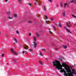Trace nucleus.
Returning a JSON list of instances; mask_svg holds the SVG:
<instances>
[{
    "mask_svg": "<svg viewBox=\"0 0 76 76\" xmlns=\"http://www.w3.org/2000/svg\"><path fill=\"white\" fill-rule=\"evenodd\" d=\"M61 65L60 62L57 61V69L58 68L61 69L62 72L64 73V75L66 76H73V74L76 75V71L74 69H72V71L70 69V67L69 65L66 66V64H62Z\"/></svg>",
    "mask_w": 76,
    "mask_h": 76,
    "instance_id": "obj_1",
    "label": "nucleus"
},
{
    "mask_svg": "<svg viewBox=\"0 0 76 76\" xmlns=\"http://www.w3.org/2000/svg\"><path fill=\"white\" fill-rule=\"evenodd\" d=\"M53 63V66L55 67V69H57V60H55Z\"/></svg>",
    "mask_w": 76,
    "mask_h": 76,
    "instance_id": "obj_2",
    "label": "nucleus"
},
{
    "mask_svg": "<svg viewBox=\"0 0 76 76\" xmlns=\"http://www.w3.org/2000/svg\"><path fill=\"white\" fill-rule=\"evenodd\" d=\"M41 1H39V0H36L35 2V1H34V4H38L39 3L41 4L42 3Z\"/></svg>",
    "mask_w": 76,
    "mask_h": 76,
    "instance_id": "obj_3",
    "label": "nucleus"
},
{
    "mask_svg": "<svg viewBox=\"0 0 76 76\" xmlns=\"http://www.w3.org/2000/svg\"><path fill=\"white\" fill-rule=\"evenodd\" d=\"M11 51L12 52V53H13V54H15V55H16V56H17L18 55V54L15 51H14L13 50V49L12 48L11 49Z\"/></svg>",
    "mask_w": 76,
    "mask_h": 76,
    "instance_id": "obj_4",
    "label": "nucleus"
},
{
    "mask_svg": "<svg viewBox=\"0 0 76 76\" xmlns=\"http://www.w3.org/2000/svg\"><path fill=\"white\" fill-rule=\"evenodd\" d=\"M62 15L63 17H65V16H66V12L65 11L62 12Z\"/></svg>",
    "mask_w": 76,
    "mask_h": 76,
    "instance_id": "obj_5",
    "label": "nucleus"
},
{
    "mask_svg": "<svg viewBox=\"0 0 76 76\" xmlns=\"http://www.w3.org/2000/svg\"><path fill=\"white\" fill-rule=\"evenodd\" d=\"M23 47L24 48V49L25 50H28V47L27 45H25V47Z\"/></svg>",
    "mask_w": 76,
    "mask_h": 76,
    "instance_id": "obj_6",
    "label": "nucleus"
},
{
    "mask_svg": "<svg viewBox=\"0 0 76 76\" xmlns=\"http://www.w3.org/2000/svg\"><path fill=\"white\" fill-rule=\"evenodd\" d=\"M35 42H34L33 43L34 44V47H37V44H38V42H36L35 43Z\"/></svg>",
    "mask_w": 76,
    "mask_h": 76,
    "instance_id": "obj_7",
    "label": "nucleus"
},
{
    "mask_svg": "<svg viewBox=\"0 0 76 76\" xmlns=\"http://www.w3.org/2000/svg\"><path fill=\"white\" fill-rule=\"evenodd\" d=\"M70 3H74L75 4L76 3V1L75 0H73L72 1H70Z\"/></svg>",
    "mask_w": 76,
    "mask_h": 76,
    "instance_id": "obj_8",
    "label": "nucleus"
},
{
    "mask_svg": "<svg viewBox=\"0 0 76 76\" xmlns=\"http://www.w3.org/2000/svg\"><path fill=\"white\" fill-rule=\"evenodd\" d=\"M58 25H59V27H62V26H61V22H59V23H58Z\"/></svg>",
    "mask_w": 76,
    "mask_h": 76,
    "instance_id": "obj_9",
    "label": "nucleus"
},
{
    "mask_svg": "<svg viewBox=\"0 0 76 76\" xmlns=\"http://www.w3.org/2000/svg\"><path fill=\"white\" fill-rule=\"evenodd\" d=\"M33 39L34 42H36V40H37V39H36V37H33Z\"/></svg>",
    "mask_w": 76,
    "mask_h": 76,
    "instance_id": "obj_10",
    "label": "nucleus"
},
{
    "mask_svg": "<svg viewBox=\"0 0 76 76\" xmlns=\"http://www.w3.org/2000/svg\"><path fill=\"white\" fill-rule=\"evenodd\" d=\"M66 25L67 26V27H69V28H70V26L69 25V24L67 23H66Z\"/></svg>",
    "mask_w": 76,
    "mask_h": 76,
    "instance_id": "obj_11",
    "label": "nucleus"
},
{
    "mask_svg": "<svg viewBox=\"0 0 76 76\" xmlns=\"http://www.w3.org/2000/svg\"><path fill=\"white\" fill-rule=\"evenodd\" d=\"M60 6L61 7H63V2H61L60 3Z\"/></svg>",
    "mask_w": 76,
    "mask_h": 76,
    "instance_id": "obj_12",
    "label": "nucleus"
},
{
    "mask_svg": "<svg viewBox=\"0 0 76 76\" xmlns=\"http://www.w3.org/2000/svg\"><path fill=\"white\" fill-rule=\"evenodd\" d=\"M63 48H64V49H66V48H67V46H66V45L63 46Z\"/></svg>",
    "mask_w": 76,
    "mask_h": 76,
    "instance_id": "obj_13",
    "label": "nucleus"
},
{
    "mask_svg": "<svg viewBox=\"0 0 76 76\" xmlns=\"http://www.w3.org/2000/svg\"><path fill=\"white\" fill-rule=\"evenodd\" d=\"M66 30L67 31H68V32H69L70 34H72V32H70V30H69V29L66 28Z\"/></svg>",
    "mask_w": 76,
    "mask_h": 76,
    "instance_id": "obj_14",
    "label": "nucleus"
},
{
    "mask_svg": "<svg viewBox=\"0 0 76 76\" xmlns=\"http://www.w3.org/2000/svg\"><path fill=\"white\" fill-rule=\"evenodd\" d=\"M72 16L73 18H75V19H76V16L75 15H72Z\"/></svg>",
    "mask_w": 76,
    "mask_h": 76,
    "instance_id": "obj_15",
    "label": "nucleus"
},
{
    "mask_svg": "<svg viewBox=\"0 0 76 76\" xmlns=\"http://www.w3.org/2000/svg\"><path fill=\"white\" fill-rule=\"evenodd\" d=\"M39 62L40 63V64H41L42 65L43 63H42V62H41V61H39Z\"/></svg>",
    "mask_w": 76,
    "mask_h": 76,
    "instance_id": "obj_16",
    "label": "nucleus"
},
{
    "mask_svg": "<svg viewBox=\"0 0 76 76\" xmlns=\"http://www.w3.org/2000/svg\"><path fill=\"white\" fill-rule=\"evenodd\" d=\"M67 5V3H65L64 4V7L66 8V6Z\"/></svg>",
    "mask_w": 76,
    "mask_h": 76,
    "instance_id": "obj_17",
    "label": "nucleus"
},
{
    "mask_svg": "<svg viewBox=\"0 0 76 76\" xmlns=\"http://www.w3.org/2000/svg\"><path fill=\"white\" fill-rule=\"evenodd\" d=\"M36 35L37 36V37H39V34L38 33H36Z\"/></svg>",
    "mask_w": 76,
    "mask_h": 76,
    "instance_id": "obj_18",
    "label": "nucleus"
},
{
    "mask_svg": "<svg viewBox=\"0 0 76 76\" xmlns=\"http://www.w3.org/2000/svg\"><path fill=\"white\" fill-rule=\"evenodd\" d=\"M14 39H15V42L16 43H17V42H17V40H16V39L15 38H14Z\"/></svg>",
    "mask_w": 76,
    "mask_h": 76,
    "instance_id": "obj_19",
    "label": "nucleus"
},
{
    "mask_svg": "<svg viewBox=\"0 0 76 76\" xmlns=\"http://www.w3.org/2000/svg\"><path fill=\"white\" fill-rule=\"evenodd\" d=\"M14 16L15 18H17V15H16V14H14Z\"/></svg>",
    "mask_w": 76,
    "mask_h": 76,
    "instance_id": "obj_20",
    "label": "nucleus"
},
{
    "mask_svg": "<svg viewBox=\"0 0 76 76\" xmlns=\"http://www.w3.org/2000/svg\"><path fill=\"white\" fill-rule=\"evenodd\" d=\"M44 11H46V8L45 7H44Z\"/></svg>",
    "mask_w": 76,
    "mask_h": 76,
    "instance_id": "obj_21",
    "label": "nucleus"
},
{
    "mask_svg": "<svg viewBox=\"0 0 76 76\" xmlns=\"http://www.w3.org/2000/svg\"><path fill=\"white\" fill-rule=\"evenodd\" d=\"M28 23H32V21H29L28 22Z\"/></svg>",
    "mask_w": 76,
    "mask_h": 76,
    "instance_id": "obj_22",
    "label": "nucleus"
},
{
    "mask_svg": "<svg viewBox=\"0 0 76 76\" xmlns=\"http://www.w3.org/2000/svg\"><path fill=\"white\" fill-rule=\"evenodd\" d=\"M8 18L10 19H13V18L12 17H9Z\"/></svg>",
    "mask_w": 76,
    "mask_h": 76,
    "instance_id": "obj_23",
    "label": "nucleus"
},
{
    "mask_svg": "<svg viewBox=\"0 0 76 76\" xmlns=\"http://www.w3.org/2000/svg\"><path fill=\"white\" fill-rule=\"evenodd\" d=\"M40 56H43V55H42V53H41V52L40 53Z\"/></svg>",
    "mask_w": 76,
    "mask_h": 76,
    "instance_id": "obj_24",
    "label": "nucleus"
},
{
    "mask_svg": "<svg viewBox=\"0 0 76 76\" xmlns=\"http://www.w3.org/2000/svg\"><path fill=\"white\" fill-rule=\"evenodd\" d=\"M42 51H45V49H42Z\"/></svg>",
    "mask_w": 76,
    "mask_h": 76,
    "instance_id": "obj_25",
    "label": "nucleus"
},
{
    "mask_svg": "<svg viewBox=\"0 0 76 76\" xmlns=\"http://www.w3.org/2000/svg\"><path fill=\"white\" fill-rule=\"evenodd\" d=\"M49 33H50V34H52V32H51V31H49Z\"/></svg>",
    "mask_w": 76,
    "mask_h": 76,
    "instance_id": "obj_26",
    "label": "nucleus"
},
{
    "mask_svg": "<svg viewBox=\"0 0 76 76\" xmlns=\"http://www.w3.org/2000/svg\"><path fill=\"white\" fill-rule=\"evenodd\" d=\"M10 13V11H9L8 12H7V15H9Z\"/></svg>",
    "mask_w": 76,
    "mask_h": 76,
    "instance_id": "obj_27",
    "label": "nucleus"
},
{
    "mask_svg": "<svg viewBox=\"0 0 76 76\" xmlns=\"http://www.w3.org/2000/svg\"><path fill=\"white\" fill-rule=\"evenodd\" d=\"M50 19L51 20V21H53V18H51Z\"/></svg>",
    "mask_w": 76,
    "mask_h": 76,
    "instance_id": "obj_28",
    "label": "nucleus"
},
{
    "mask_svg": "<svg viewBox=\"0 0 76 76\" xmlns=\"http://www.w3.org/2000/svg\"><path fill=\"white\" fill-rule=\"evenodd\" d=\"M16 33L17 34H19V31H17Z\"/></svg>",
    "mask_w": 76,
    "mask_h": 76,
    "instance_id": "obj_29",
    "label": "nucleus"
},
{
    "mask_svg": "<svg viewBox=\"0 0 76 76\" xmlns=\"http://www.w3.org/2000/svg\"><path fill=\"white\" fill-rule=\"evenodd\" d=\"M4 54H2V57H4Z\"/></svg>",
    "mask_w": 76,
    "mask_h": 76,
    "instance_id": "obj_30",
    "label": "nucleus"
},
{
    "mask_svg": "<svg viewBox=\"0 0 76 76\" xmlns=\"http://www.w3.org/2000/svg\"><path fill=\"white\" fill-rule=\"evenodd\" d=\"M64 29H67V27L66 26L64 27Z\"/></svg>",
    "mask_w": 76,
    "mask_h": 76,
    "instance_id": "obj_31",
    "label": "nucleus"
},
{
    "mask_svg": "<svg viewBox=\"0 0 76 76\" xmlns=\"http://www.w3.org/2000/svg\"><path fill=\"white\" fill-rule=\"evenodd\" d=\"M31 33H29V36H31Z\"/></svg>",
    "mask_w": 76,
    "mask_h": 76,
    "instance_id": "obj_32",
    "label": "nucleus"
},
{
    "mask_svg": "<svg viewBox=\"0 0 76 76\" xmlns=\"http://www.w3.org/2000/svg\"><path fill=\"white\" fill-rule=\"evenodd\" d=\"M4 1H5V2H7V1H8V0H4Z\"/></svg>",
    "mask_w": 76,
    "mask_h": 76,
    "instance_id": "obj_33",
    "label": "nucleus"
},
{
    "mask_svg": "<svg viewBox=\"0 0 76 76\" xmlns=\"http://www.w3.org/2000/svg\"><path fill=\"white\" fill-rule=\"evenodd\" d=\"M28 4L29 6H30L31 5V4Z\"/></svg>",
    "mask_w": 76,
    "mask_h": 76,
    "instance_id": "obj_34",
    "label": "nucleus"
},
{
    "mask_svg": "<svg viewBox=\"0 0 76 76\" xmlns=\"http://www.w3.org/2000/svg\"><path fill=\"white\" fill-rule=\"evenodd\" d=\"M48 1H50V2H51V1H51V0H48Z\"/></svg>",
    "mask_w": 76,
    "mask_h": 76,
    "instance_id": "obj_35",
    "label": "nucleus"
},
{
    "mask_svg": "<svg viewBox=\"0 0 76 76\" xmlns=\"http://www.w3.org/2000/svg\"><path fill=\"white\" fill-rule=\"evenodd\" d=\"M45 16V18H46V19H47V18H48L47 16Z\"/></svg>",
    "mask_w": 76,
    "mask_h": 76,
    "instance_id": "obj_36",
    "label": "nucleus"
},
{
    "mask_svg": "<svg viewBox=\"0 0 76 76\" xmlns=\"http://www.w3.org/2000/svg\"><path fill=\"white\" fill-rule=\"evenodd\" d=\"M23 54H24V53H25V51H23Z\"/></svg>",
    "mask_w": 76,
    "mask_h": 76,
    "instance_id": "obj_37",
    "label": "nucleus"
},
{
    "mask_svg": "<svg viewBox=\"0 0 76 76\" xmlns=\"http://www.w3.org/2000/svg\"><path fill=\"white\" fill-rule=\"evenodd\" d=\"M68 22H69V23H71V22H70V21H68Z\"/></svg>",
    "mask_w": 76,
    "mask_h": 76,
    "instance_id": "obj_38",
    "label": "nucleus"
},
{
    "mask_svg": "<svg viewBox=\"0 0 76 76\" xmlns=\"http://www.w3.org/2000/svg\"><path fill=\"white\" fill-rule=\"evenodd\" d=\"M29 51H32V49H30L29 50Z\"/></svg>",
    "mask_w": 76,
    "mask_h": 76,
    "instance_id": "obj_39",
    "label": "nucleus"
},
{
    "mask_svg": "<svg viewBox=\"0 0 76 76\" xmlns=\"http://www.w3.org/2000/svg\"><path fill=\"white\" fill-rule=\"evenodd\" d=\"M18 1H19L20 2H21V1H20V0H18Z\"/></svg>",
    "mask_w": 76,
    "mask_h": 76,
    "instance_id": "obj_40",
    "label": "nucleus"
},
{
    "mask_svg": "<svg viewBox=\"0 0 76 76\" xmlns=\"http://www.w3.org/2000/svg\"><path fill=\"white\" fill-rule=\"evenodd\" d=\"M5 35H6V37H7V34H5Z\"/></svg>",
    "mask_w": 76,
    "mask_h": 76,
    "instance_id": "obj_41",
    "label": "nucleus"
},
{
    "mask_svg": "<svg viewBox=\"0 0 76 76\" xmlns=\"http://www.w3.org/2000/svg\"><path fill=\"white\" fill-rule=\"evenodd\" d=\"M53 29H55V27H54V26H53Z\"/></svg>",
    "mask_w": 76,
    "mask_h": 76,
    "instance_id": "obj_42",
    "label": "nucleus"
},
{
    "mask_svg": "<svg viewBox=\"0 0 76 76\" xmlns=\"http://www.w3.org/2000/svg\"><path fill=\"white\" fill-rule=\"evenodd\" d=\"M14 61H15V62H16V60H14Z\"/></svg>",
    "mask_w": 76,
    "mask_h": 76,
    "instance_id": "obj_43",
    "label": "nucleus"
},
{
    "mask_svg": "<svg viewBox=\"0 0 76 76\" xmlns=\"http://www.w3.org/2000/svg\"><path fill=\"white\" fill-rule=\"evenodd\" d=\"M46 23H47V24H48V23H47V21L46 22Z\"/></svg>",
    "mask_w": 76,
    "mask_h": 76,
    "instance_id": "obj_44",
    "label": "nucleus"
},
{
    "mask_svg": "<svg viewBox=\"0 0 76 76\" xmlns=\"http://www.w3.org/2000/svg\"><path fill=\"white\" fill-rule=\"evenodd\" d=\"M14 45H15V43H14Z\"/></svg>",
    "mask_w": 76,
    "mask_h": 76,
    "instance_id": "obj_45",
    "label": "nucleus"
},
{
    "mask_svg": "<svg viewBox=\"0 0 76 76\" xmlns=\"http://www.w3.org/2000/svg\"><path fill=\"white\" fill-rule=\"evenodd\" d=\"M1 33L0 32V35H1Z\"/></svg>",
    "mask_w": 76,
    "mask_h": 76,
    "instance_id": "obj_46",
    "label": "nucleus"
},
{
    "mask_svg": "<svg viewBox=\"0 0 76 76\" xmlns=\"http://www.w3.org/2000/svg\"><path fill=\"white\" fill-rule=\"evenodd\" d=\"M25 53H26V51H25Z\"/></svg>",
    "mask_w": 76,
    "mask_h": 76,
    "instance_id": "obj_47",
    "label": "nucleus"
},
{
    "mask_svg": "<svg viewBox=\"0 0 76 76\" xmlns=\"http://www.w3.org/2000/svg\"><path fill=\"white\" fill-rule=\"evenodd\" d=\"M55 49L57 50V49Z\"/></svg>",
    "mask_w": 76,
    "mask_h": 76,
    "instance_id": "obj_48",
    "label": "nucleus"
},
{
    "mask_svg": "<svg viewBox=\"0 0 76 76\" xmlns=\"http://www.w3.org/2000/svg\"><path fill=\"white\" fill-rule=\"evenodd\" d=\"M7 64H9L8 63H7Z\"/></svg>",
    "mask_w": 76,
    "mask_h": 76,
    "instance_id": "obj_49",
    "label": "nucleus"
},
{
    "mask_svg": "<svg viewBox=\"0 0 76 76\" xmlns=\"http://www.w3.org/2000/svg\"><path fill=\"white\" fill-rule=\"evenodd\" d=\"M54 30H55V31H56V30H55V29H54Z\"/></svg>",
    "mask_w": 76,
    "mask_h": 76,
    "instance_id": "obj_50",
    "label": "nucleus"
},
{
    "mask_svg": "<svg viewBox=\"0 0 76 76\" xmlns=\"http://www.w3.org/2000/svg\"><path fill=\"white\" fill-rule=\"evenodd\" d=\"M76 66V64H75V66Z\"/></svg>",
    "mask_w": 76,
    "mask_h": 76,
    "instance_id": "obj_51",
    "label": "nucleus"
},
{
    "mask_svg": "<svg viewBox=\"0 0 76 76\" xmlns=\"http://www.w3.org/2000/svg\"><path fill=\"white\" fill-rule=\"evenodd\" d=\"M56 26H57V25H56Z\"/></svg>",
    "mask_w": 76,
    "mask_h": 76,
    "instance_id": "obj_52",
    "label": "nucleus"
}]
</instances>
